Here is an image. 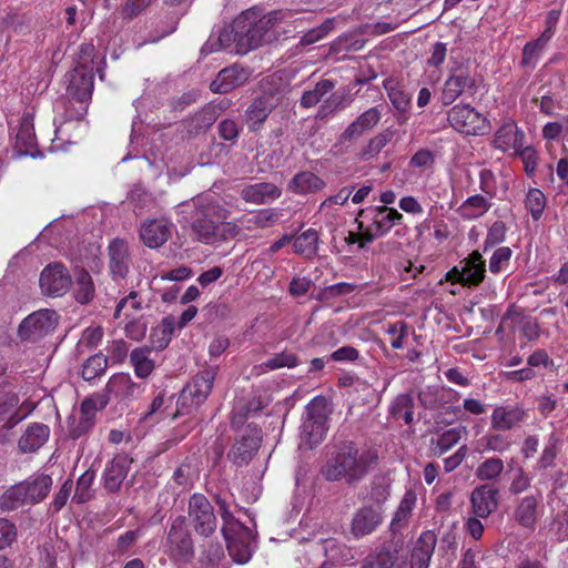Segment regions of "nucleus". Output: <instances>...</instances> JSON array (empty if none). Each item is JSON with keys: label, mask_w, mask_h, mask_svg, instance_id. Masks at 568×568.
I'll use <instances>...</instances> for the list:
<instances>
[{"label": "nucleus", "mask_w": 568, "mask_h": 568, "mask_svg": "<svg viewBox=\"0 0 568 568\" xmlns=\"http://www.w3.org/2000/svg\"><path fill=\"white\" fill-rule=\"evenodd\" d=\"M528 418V413L519 405H504L494 408L491 428L497 432L511 430Z\"/></svg>", "instance_id": "nucleus-17"}, {"label": "nucleus", "mask_w": 568, "mask_h": 568, "mask_svg": "<svg viewBox=\"0 0 568 568\" xmlns=\"http://www.w3.org/2000/svg\"><path fill=\"white\" fill-rule=\"evenodd\" d=\"M52 478L47 474H34L7 488L0 496V509L13 511L26 505H37L47 498Z\"/></svg>", "instance_id": "nucleus-3"}, {"label": "nucleus", "mask_w": 568, "mask_h": 568, "mask_svg": "<svg viewBox=\"0 0 568 568\" xmlns=\"http://www.w3.org/2000/svg\"><path fill=\"white\" fill-rule=\"evenodd\" d=\"M81 53L85 55L83 62H81L71 72L70 82L68 85V93L75 98L80 102L87 101L93 91V68L92 58L94 53V47L92 44H82Z\"/></svg>", "instance_id": "nucleus-7"}, {"label": "nucleus", "mask_w": 568, "mask_h": 568, "mask_svg": "<svg viewBox=\"0 0 568 568\" xmlns=\"http://www.w3.org/2000/svg\"><path fill=\"white\" fill-rule=\"evenodd\" d=\"M383 521L381 507L364 506L359 508L352 520L351 530L356 538H362L376 530Z\"/></svg>", "instance_id": "nucleus-19"}, {"label": "nucleus", "mask_w": 568, "mask_h": 568, "mask_svg": "<svg viewBox=\"0 0 568 568\" xmlns=\"http://www.w3.org/2000/svg\"><path fill=\"white\" fill-rule=\"evenodd\" d=\"M486 262L478 251L471 252L445 275V281L471 287L478 286L485 278Z\"/></svg>", "instance_id": "nucleus-8"}, {"label": "nucleus", "mask_w": 568, "mask_h": 568, "mask_svg": "<svg viewBox=\"0 0 568 568\" xmlns=\"http://www.w3.org/2000/svg\"><path fill=\"white\" fill-rule=\"evenodd\" d=\"M335 84L332 80L324 79L316 83L315 88L305 91L301 98V105L312 108L316 105L321 99L334 89Z\"/></svg>", "instance_id": "nucleus-39"}, {"label": "nucleus", "mask_w": 568, "mask_h": 568, "mask_svg": "<svg viewBox=\"0 0 568 568\" xmlns=\"http://www.w3.org/2000/svg\"><path fill=\"white\" fill-rule=\"evenodd\" d=\"M250 78V71L239 65L225 68L211 82L210 88L216 93H227L244 84Z\"/></svg>", "instance_id": "nucleus-22"}, {"label": "nucleus", "mask_w": 568, "mask_h": 568, "mask_svg": "<svg viewBox=\"0 0 568 568\" xmlns=\"http://www.w3.org/2000/svg\"><path fill=\"white\" fill-rule=\"evenodd\" d=\"M381 120V111L377 108H371L363 112L354 122H352L343 133L344 139L359 138L364 132L372 130Z\"/></svg>", "instance_id": "nucleus-31"}, {"label": "nucleus", "mask_w": 568, "mask_h": 568, "mask_svg": "<svg viewBox=\"0 0 568 568\" xmlns=\"http://www.w3.org/2000/svg\"><path fill=\"white\" fill-rule=\"evenodd\" d=\"M194 215L191 221L193 236L205 244L225 240L235 234L234 225L225 222L227 210L210 196L193 200Z\"/></svg>", "instance_id": "nucleus-2"}, {"label": "nucleus", "mask_w": 568, "mask_h": 568, "mask_svg": "<svg viewBox=\"0 0 568 568\" xmlns=\"http://www.w3.org/2000/svg\"><path fill=\"white\" fill-rule=\"evenodd\" d=\"M149 353L146 348H136L130 355L131 363L139 377L144 378L153 371L154 365L152 359L149 358Z\"/></svg>", "instance_id": "nucleus-43"}, {"label": "nucleus", "mask_w": 568, "mask_h": 568, "mask_svg": "<svg viewBox=\"0 0 568 568\" xmlns=\"http://www.w3.org/2000/svg\"><path fill=\"white\" fill-rule=\"evenodd\" d=\"M236 438L227 454L229 459L236 466L247 465L260 448L262 430L256 424H247Z\"/></svg>", "instance_id": "nucleus-10"}, {"label": "nucleus", "mask_w": 568, "mask_h": 568, "mask_svg": "<svg viewBox=\"0 0 568 568\" xmlns=\"http://www.w3.org/2000/svg\"><path fill=\"white\" fill-rule=\"evenodd\" d=\"M17 536L16 525L7 518H0V549L10 547L16 541Z\"/></svg>", "instance_id": "nucleus-55"}, {"label": "nucleus", "mask_w": 568, "mask_h": 568, "mask_svg": "<svg viewBox=\"0 0 568 568\" xmlns=\"http://www.w3.org/2000/svg\"><path fill=\"white\" fill-rule=\"evenodd\" d=\"M39 282L43 294L60 296L69 290L71 277L62 264L53 263L44 267Z\"/></svg>", "instance_id": "nucleus-15"}, {"label": "nucleus", "mask_w": 568, "mask_h": 568, "mask_svg": "<svg viewBox=\"0 0 568 568\" xmlns=\"http://www.w3.org/2000/svg\"><path fill=\"white\" fill-rule=\"evenodd\" d=\"M298 365V358L295 354L288 352H282L275 354L272 358L263 363V366L267 371H274L283 367L293 368Z\"/></svg>", "instance_id": "nucleus-51"}, {"label": "nucleus", "mask_w": 568, "mask_h": 568, "mask_svg": "<svg viewBox=\"0 0 568 568\" xmlns=\"http://www.w3.org/2000/svg\"><path fill=\"white\" fill-rule=\"evenodd\" d=\"M169 557L175 562H190L194 557V546L191 534L186 527L185 517H176L170 527L166 537Z\"/></svg>", "instance_id": "nucleus-6"}, {"label": "nucleus", "mask_w": 568, "mask_h": 568, "mask_svg": "<svg viewBox=\"0 0 568 568\" xmlns=\"http://www.w3.org/2000/svg\"><path fill=\"white\" fill-rule=\"evenodd\" d=\"M447 120L456 131L469 135H484L490 130L487 118L469 104L454 105L448 111Z\"/></svg>", "instance_id": "nucleus-5"}, {"label": "nucleus", "mask_w": 568, "mask_h": 568, "mask_svg": "<svg viewBox=\"0 0 568 568\" xmlns=\"http://www.w3.org/2000/svg\"><path fill=\"white\" fill-rule=\"evenodd\" d=\"M476 92V79L469 74L466 68L458 67L452 69L450 74L445 80L440 92V102L443 105H450L458 98L463 95L473 97Z\"/></svg>", "instance_id": "nucleus-12"}, {"label": "nucleus", "mask_w": 568, "mask_h": 568, "mask_svg": "<svg viewBox=\"0 0 568 568\" xmlns=\"http://www.w3.org/2000/svg\"><path fill=\"white\" fill-rule=\"evenodd\" d=\"M518 154L524 163L525 171L528 175H532L536 171L538 164V156L534 148L531 146H521L520 150L515 151Z\"/></svg>", "instance_id": "nucleus-60"}, {"label": "nucleus", "mask_w": 568, "mask_h": 568, "mask_svg": "<svg viewBox=\"0 0 568 568\" xmlns=\"http://www.w3.org/2000/svg\"><path fill=\"white\" fill-rule=\"evenodd\" d=\"M307 417L326 422L332 414V403L322 394L315 396L306 407Z\"/></svg>", "instance_id": "nucleus-42"}, {"label": "nucleus", "mask_w": 568, "mask_h": 568, "mask_svg": "<svg viewBox=\"0 0 568 568\" xmlns=\"http://www.w3.org/2000/svg\"><path fill=\"white\" fill-rule=\"evenodd\" d=\"M178 325L179 322H176L175 317L170 315L164 317L159 326L152 331L151 338L156 337L159 334H163V337H161L159 341L158 349H162L168 346L174 331L179 328Z\"/></svg>", "instance_id": "nucleus-46"}, {"label": "nucleus", "mask_w": 568, "mask_h": 568, "mask_svg": "<svg viewBox=\"0 0 568 568\" xmlns=\"http://www.w3.org/2000/svg\"><path fill=\"white\" fill-rule=\"evenodd\" d=\"M462 437L459 428H449L442 433L436 440H432V453L440 457L458 444Z\"/></svg>", "instance_id": "nucleus-37"}, {"label": "nucleus", "mask_w": 568, "mask_h": 568, "mask_svg": "<svg viewBox=\"0 0 568 568\" xmlns=\"http://www.w3.org/2000/svg\"><path fill=\"white\" fill-rule=\"evenodd\" d=\"M270 402L268 396H262L257 393H240V395H236L231 412V428L233 430L243 428L246 420L266 407Z\"/></svg>", "instance_id": "nucleus-13"}, {"label": "nucleus", "mask_w": 568, "mask_h": 568, "mask_svg": "<svg viewBox=\"0 0 568 568\" xmlns=\"http://www.w3.org/2000/svg\"><path fill=\"white\" fill-rule=\"evenodd\" d=\"M59 323V315L52 310H39L27 316L19 326L23 341L37 342L52 333Z\"/></svg>", "instance_id": "nucleus-11"}, {"label": "nucleus", "mask_w": 568, "mask_h": 568, "mask_svg": "<svg viewBox=\"0 0 568 568\" xmlns=\"http://www.w3.org/2000/svg\"><path fill=\"white\" fill-rule=\"evenodd\" d=\"M436 544L437 536L433 530L422 531L410 554V568H428Z\"/></svg>", "instance_id": "nucleus-21"}, {"label": "nucleus", "mask_w": 568, "mask_h": 568, "mask_svg": "<svg viewBox=\"0 0 568 568\" xmlns=\"http://www.w3.org/2000/svg\"><path fill=\"white\" fill-rule=\"evenodd\" d=\"M490 206L491 203L487 197L476 194L463 202L458 207V213L465 220H475L483 216Z\"/></svg>", "instance_id": "nucleus-35"}, {"label": "nucleus", "mask_w": 568, "mask_h": 568, "mask_svg": "<svg viewBox=\"0 0 568 568\" xmlns=\"http://www.w3.org/2000/svg\"><path fill=\"white\" fill-rule=\"evenodd\" d=\"M275 106L274 97H260L246 110L248 126L256 131Z\"/></svg>", "instance_id": "nucleus-30"}, {"label": "nucleus", "mask_w": 568, "mask_h": 568, "mask_svg": "<svg viewBox=\"0 0 568 568\" xmlns=\"http://www.w3.org/2000/svg\"><path fill=\"white\" fill-rule=\"evenodd\" d=\"M234 39V33L232 30L224 29L220 32L217 38L211 37L207 42L203 45L202 51L213 52L221 49H226L230 44V41Z\"/></svg>", "instance_id": "nucleus-58"}, {"label": "nucleus", "mask_w": 568, "mask_h": 568, "mask_svg": "<svg viewBox=\"0 0 568 568\" xmlns=\"http://www.w3.org/2000/svg\"><path fill=\"white\" fill-rule=\"evenodd\" d=\"M78 290L75 293L77 301L85 304L93 296V285L89 273L83 272L79 275L77 281Z\"/></svg>", "instance_id": "nucleus-54"}, {"label": "nucleus", "mask_w": 568, "mask_h": 568, "mask_svg": "<svg viewBox=\"0 0 568 568\" xmlns=\"http://www.w3.org/2000/svg\"><path fill=\"white\" fill-rule=\"evenodd\" d=\"M538 499L535 496H526L519 499L515 511V520L525 528H534L537 520Z\"/></svg>", "instance_id": "nucleus-33"}, {"label": "nucleus", "mask_w": 568, "mask_h": 568, "mask_svg": "<svg viewBox=\"0 0 568 568\" xmlns=\"http://www.w3.org/2000/svg\"><path fill=\"white\" fill-rule=\"evenodd\" d=\"M50 437V427L42 423L30 424L21 435L18 446L22 453H34L41 448Z\"/></svg>", "instance_id": "nucleus-24"}, {"label": "nucleus", "mask_w": 568, "mask_h": 568, "mask_svg": "<svg viewBox=\"0 0 568 568\" xmlns=\"http://www.w3.org/2000/svg\"><path fill=\"white\" fill-rule=\"evenodd\" d=\"M318 233L313 229H308L298 235L293 242L294 253L304 257H312L317 253Z\"/></svg>", "instance_id": "nucleus-36"}, {"label": "nucleus", "mask_w": 568, "mask_h": 568, "mask_svg": "<svg viewBox=\"0 0 568 568\" xmlns=\"http://www.w3.org/2000/svg\"><path fill=\"white\" fill-rule=\"evenodd\" d=\"M513 256V250L508 246H500L496 248L489 260V271L494 274H498L505 271Z\"/></svg>", "instance_id": "nucleus-50"}, {"label": "nucleus", "mask_w": 568, "mask_h": 568, "mask_svg": "<svg viewBox=\"0 0 568 568\" xmlns=\"http://www.w3.org/2000/svg\"><path fill=\"white\" fill-rule=\"evenodd\" d=\"M173 225L166 219L146 220L140 229L142 242L150 248L161 247L170 239Z\"/></svg>", "instance_id": "nucleus-18"}, {"label": "nucleus", "mask_w": 568, "mask_h": 568, "mask_svg": "<svg viewBox=\"0 0 568 568\" xmlns=\"http://www.w3.org/2000/svg\"><path fill=\"white\" fill-rule=\"evenodd\" d=\"M473 514L479 518H487L498 506V489L491 485H480L470 495Z\"/></svg>", "instance_id": "nucleus-20"}, {"label": "nucleus", "mask_w": 568, "mask_h": 568, "mask_svg": "<svg viewBox=\"0 0 568 568\" xmlns=\"http://www.w3.org/2000/svg\"><path fill=\"white\" fill-rule=\"evenodd\" d=\"M152 0H126L121 9V17L125 20H132L141 14Z\"/></svg>", "instance_id": "nucleus-59"}, {"label": "nucleus", "mask_w": 568, "mask_h": 568, "mask_svg": "<svg viewBox=\"0 0 568 568\" xmlns=\"http://www.w3.org/2000/svg\"><path fill=\"white\" fill-rule=\"evenodd\" d=\"M396 559V551L383 547L377 552L367 556L362 568H392Z\"/></svg>", "instance_id": "nucleus-41"}, {"label": "nucleus", "mask_w": 568, "mask_h": 568, "mask_svg": "<svg viewBox=\"0 0 568 568\" xmlns=\"http://www.w3.org/2000/svg\"><path fill=\"white\" fill-rule=\"evenodd\" d=\"M393 135L394 134L390 130H385L372 138L361 151V159L366 161L378 155L383 148L390 142Z\"/></svg>", "instance_id": "nucleus-40"}, {"label": "nucleus", "mask_w": 568, "mask_h": 568, "mask_svg": "<svg viewBox=\"0 0 568 568\" xmlns=\"http://www.w3.org/2000/svg\"><path fill=\"white\" fill-rule=\"evenodd\" d=\"M109 399L105 395L93 398L87 397L80 406V418L75 425L69 427V435L73 439H78L85 435L94 425L95 414L104 408Z\"/></svg>", "instance_id": "nucleus-16"}, {"label": "nucleus", "mask_w": 568, "mask_h": 568, "mask_svg": "<svg viewBox=\"0 0 568 568\" xmlns=\"http://www.w3.org/2000/svg\"><path fill=\"white\" fill-rule=\"evenodd\" d=\"M525 206L530 213L532 220H539L546 206L545 194L539 189L528 190L526 194Z\"/></svg>", "instance_id": "nucleus-44"}, {"label": "nucleus", "mask_w": 568, "mask_h": 568, "mask_svg": "<svg viewBox=\"0 0 568 568\" xmlns=\"http://www.w3.org/2000/svg\"><path fill=\"white\" fill-rule=\"evenodd\" d=\"M261 12L254 8L243 11L235 18L232 24L234 41L255 47L261 38Z\"/></svg>", "instance_id": "nucleus-14"}, {"label": "nucleus", "mask_w": 568, "mask_h": 568, "mask_svg": "<svg viewBox=\"0 0 568 568\" xmlns=\"http://www.w3.org/2000/svg\"><path fill=\"white\" fill-rule=\"evenodd\" d=\"M282 194L281 189L270 182L251 184L242 189V199L252 204H264L278 199Z\"/></svg>", "instance_id": "nucleus-26"}, {"label": "nucleus", "mask_w": 568, "mask_h": 568, "mask_svg": "<svg viewBox=\"0 0 568 568\" xmlns=\"http://www.w3.org/2000/svg\"><path fill=\"white\" fill-rule=\"evenodd\" d=\"M106 351L108 356L105 357L108 358V362L122 363L128 356L129 346L123 339H114L109 343Z\"/></svg>", "instance_id": "nucleus-57"}, {"label": "nucleus", "mask_w": 568, "mask_h": 568, "mask_svg": "<svg viewBox=\"0 0 568 568\" xmlns=\"http://www.w3.org/2000/svg\"><path fill=\"white\" fill-rule=\"evenodd\" d=\"M416 501V493L413 489L406 490L390 521V530L393 532L400 530L407 525Z\"/></svg>", "instance_id": "nucleus-32"}, {"label": "nucleus", "mask_w": 568, "mask_h": 568, "mask_svg": "<svg viewBox=\"0 0 568 568\" xmlns=\"http://www.w3.org/2000/svg\"><path fill=\"white\" fill-rule=\"evenodd\" d=\"M220 515L223 520L221 529L223 536H227L230 532H236L237 530L247 535V528L233 516L230 508L220 511Z\"/></svg>", "instance_id": "nucleus-56"}, {"label": "nucleus", "mask_w": 568, "mask_h": 568, "mask_svg": "<svg viewBox=\"0 0 568 568\" xmlns=\"http://www.w3.org/2000/svg\"><path fill=\"white\" fill-rule=\"evenodd\" d=\"M504 462L499 457L486 458L476 470L475 476L481 481L496 480L504 470Z\"/></svg>", "instance_id": "nucleus-38"}, {"label": "nucleus", "mask_w": 568, "mask_h": 568, "mask_svg": "<svg viewBox=\"0 0 568 568\" xmlns=\"http://www.w3.org/2000/svg\"><path fill=\"white\" fill-rule=\"evenodd\" d=\"M129 467V458L125 455H116L104 470V488L110 493H116L128 475Z\"/></svg>", "instance_id": "nucleus-25"}, {"label": "nucleus", "mask_w": 568, "mask_h": 568, "mask_svg": "<svg viewBox=\"0 0 568 568\" xmlns=\"http://www.w3.org/2000/svg\"><path fill=\"white\" fill-rule=\"evenodd\" d=\"M103 338V329L100 326L85 328L80 338L79 345L88 348L97 347Z\"/></svg>", "instance_id": "nucleus-61"}, {"label": "nucleus", "mask_w": 568, "mask_h": 568, "mask_svg": "<svg viewBox=\"0 0 568 568\" xmlns=\"http://www.w3.org/2000/svg\"><path fill=\"white\" fill-rule=\"evenodd\" d=\"M359 215L371 220V225L365 231L348 235V242L357 243L359 248H364L375 237L385 235L403 220V215L396 209L386 205L367 207L362 210Z\"/></svg>", "instance_id": "nucleus-4"}, {"label": "nucleus", "mask_w": 568, "mask_h": 568, "mask_svg": "<svg viewBox=\"0 0 568 568\" xmlns=\"http://www.w3.org/2000/svg\"><path fill=\"white\" fill-rule=\"evenodd\" d=\"M187 514L190 523L197 535L210 537L217 527L214 508L203 494H193L190 497Z\"/></svg>", "instance_id": "nucleus-9"}, {"label": "nucleus", "mask_w": 568, "mask_h": 568, "mask_svg": "<svg viewBox=\"0 0 568 568\" xmlns=\"http://www.w3.org/2000/svg\"><path fill=\"white\" fill-rule=\"evenodd\" d=\"M125 310V316L129 317L131 314L129 310L139 311L141 310V300L136 292H131L126 297L122 298L114 312V317H120L121 313Z\"/></svg>", "instance_id": "nucleus-62"}, {"label": "nucleus", "mask_w": 568, "mask_h": 568, "mask_svg": "<svg viewBox=\"0 0 568 568\" xmlns=\"http://www.w3.org/2000/svg\"><path fill=\"white\" fill-rule=\"evenodd\" d=\"M110 270L113 276L124 277L129 270L128 244L115 239L109 245Z\"/></svg>", "instance_id": "nucleus-29"}, {"label": "nucleus", "mask_w": 568, "mask_h": 568, "mask_svg": "<svg viewBox=\"0 0 568 568\" xmlns=\"http://www.w3.org/2000/svg\"><path fill=\"white\" fill-rule=\"evenodd\" d=\"M19 399L14 393H8L6 398L0 399V423L4 422L6 428H9L11 418L16 416V406Z\"/></svg>", "instance_id": "nucleus-53"}, {"label": "nucleus", "mask_w": 568, "mask_h": 568, "mask_svg": "<svg viewBox=\"0 0 568 568\" xmlns=\"http://www.w3.org/2000/svg\"><path fill=\"white\" fill-rule=\"evenodd\" d=\"M550 39H545L542 34L531 42H528L523 50V62L528 64L532 59L544 50Z\"/></svg>", "instance_id": "nucleus-63"}, {"label": "nucleus", "mask_w": 568, "mask_h": 568, "mask_svg": "<svg viewBox=\"0 0 568 568\" xmlns=\"http://www.w3.org/2000/svg\"><path fill=\"white\" fill-rule=\"evenodd\" d=\"M325 181L311 171H302L295 174L288 182V190L295 194L315 193L325 187Z\"/></svg>", "instance_id": "nucleus-28"}, {"label": "nucleus", "mask_w": 568, "mask_h": 568, "mask_svg": "<svg viewBox=\"0 0 568 568\" xmlns=\"http://www.w3.org/2000/svg\"><path fill=\"white\" fill-rule=\"evenodd\" d=\"M94 479V474L92 471H84L77 481L75 491L73 495V500L77 504H84L89 501L92 497L91 486Z\"/></svg>", "instance_id": "nucleus-48"}, {"label": "nucleus", "mask_w": 568, "mask_h": 568, "mask_svg": "<svg viewBox=\"0 0 568 568\" xmlns=\"http://www.w3.org/2000/svg\"><path fill=\"white\" fill-rule=\"evenodd\" d=\"M108 366V358L99 353L93 356H91L82 367V377L85 381L94 379L95 377L100 376Z\"/></svg>", "instance_id": "nucleus-47"}, {"label": "nucleus", "mask_w": 568, "mask_h": 568, "mask_svg": "<svg viewBox=\"0 0 568 568\" xmlns=\"http://www.w3.org/2000/svg\"><path fill=\"white\" fill-rule=\"evenodd\" d=\"M226 542V548L230 556L237 564H245L252 557V549L248 541L250 531L247 535L242 534L240 530L236 532H230L227 536H223Z\"/></svg>", "instance_id": "nucleus-27"}, {"label": "nucleus", "mask_w": 568, "mask_h": 568, "mask_svg": "<svg viewBox=\"0 0 568 568\" xmlns=\"http://www.w3.org/2000/svg\"><path fill=\"white\" fill-rule=\"evenodd\" d=\"M281 216V212L276 209H263L254 212L246 220L247 227H268L274 225Z\"/></svg>", "instance_id": "nucleus-45"}, {"label": "nucleus", "mask_w": 568, "mask_h": 568, "mask_svg": "<svg viewBox=\"0 0 568 568\" xmlns=\"http://www.w3.org/2000/svg\"><path fill=\"white\" fill-rule=\"evenodd\" d=\"M434 154L427 149L418 150L409 160V165L413 168L426 170L432 169L434 165Z\"/></svg>", "instance_id": "nucleus-64"}, {"label": "nucleus", "mask_w": 568, "mask_h": 568, "mask_svg": "<svg viewBox=\"0 0 568 568\" xmlns=\"http://www.w3.org/2000/svg\"><path fill=\"white\" fill-rule=\"evenodd\" d=\"M507 227L501 221H496L489 227L486 239L484 241V250L498 245L505 241Z\"/></svg>", "instance_id": "nucleus-52"}, {"label": "nucleus", "mask_w": 568, "mask_h": 568, "mask_svg": "<svg viewBox=\"0 0 568 568\" xmlns=\"http://www.w3.org/2000/svg\"><path fill=\"white\" fill-rule=\"evenodd\" d=\"M334 18L326 19L321 26L313 28L303 34L300 43L303 45H310L324 39L334 29Z\"/></svg>", "instance_id": "nucleus-49"}, {"label": "nucleus", "mask_w": 568, "mask_h": 568, "mask_svg": "<svg viewBox=\"0 0 568 568\" xmlns=\"http://www.w3.org/2000/svg\"><path fill=\"white\" fill-rule=\"evenodd\" d=\"M524 133L511 119H506L494 136V148L507 152L520 150L524 144Z\"/></svg>", "instance_id": "nucleus-23"}, {"label": "nucleus", "mask_w": 568, "mask_h": 568, "mask_svg": "<svg viewBox=\"0 0 568 568\" xmlns=\"http://www.w3.org/2000/svg\"><path fill=\"white\" fill-rule=\"evenodd\" d=\"M327 423L323 420L306 417L302 424V439L307 444L310 449L320 445L327 433Z\"/></svg>", "instance_id": "nucleus-34"}, {"label": "nucleus", "mask_w": 568, "mask_h": 568, "mask_svg": "<svg viewBox=\"0 0 568 568\" xmlns=\"http://www.w3.org/2000/svg\"><path fill=\"white\" fill-rule=\"evenodd\" d=\"M378 462L375 447L344 442L327 457L321 474L328 481H344L352 486L362 481Z\"/></svg>", "instance_id": "nucleus-1"}]
</instances>
